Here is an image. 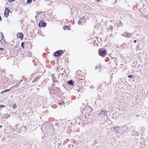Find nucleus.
<instances>
[{"instance_id": "nucleus-26", "label": "nucleus", "mask_w": 148, "mask_h": 148, "mask_svg": "<svg viewBox=\"0 0 148 148\" xmlns=\"http://www.w3.org/2000/svg\"><path fill=\"white\" fill-rule=\"evenodd\" d=\"M4 49L3 48H0V50H3Z\"/></svg>"}, {"instance_id": "nucleus-23", "label": "nucleus", "mask_w": 148, "mask_h": 148, "mask_svg": "<svg viewBox=\"0 0 148 148\" xmlns=\"http://www.w3.org/2000/svg\"><path fill=\"white\" fill-rule=\"evenodd\" d=\"M1 34H2V38H4V36H3V34H2V33H1Z\"/></svg>"}, {"instance_id": "nucleus-14", "label": "nucleus", "mask_w": 148, "mask_h": 148, "mask_svg": "<svg viewBox=\"0 0 148 148\" xmlns=\"http://www.w3.org/2000/svg\"><path fill=\"white\" fill-rule=\"evenodd\" d=\"M63 28L65 30H70V27L67 26H64L63 27Z\"/></svg>"}, {"instance_id": "nucleus-31", "label": "nucleus", "mask_w": 148, "mask_h": 148, "mask_svg": "<svg viewBox=\"0 0 148 148\" xmlns=\"http://www.w3.org/2000/svg\"><path fill=\"white\" fill-rule=\"evenodd\" d=\"M14 108H15V106H14Z\"/></svg>"}, {"instance_id": "nucleus-9", "label": "nucleus", "mask_w": 148, "mask_h": 148, "mask_svg": "<svg viewBox=\"0 0 148 148\" xmlns=\"http://www.w3.org/2000/svg\"><path fill=\"white\" fill-rule=\"evenodd\" d=\"M24 35L22 33H18L17 35V37L18 38H21V40H22L23 38Z\"/></svg>"}, {"instance_id": "nucleus-19", "label": "nucleus", "mask_w": 148, "mask_h": 148, "mask_svg": "<svg viewBox=\"0 0 148 148\" xmlns=\"http://www.w3.org/2000/svg\"><path fill=\"white\" fill-rule=\"evenodd\" d=\"M52 79H53V81L54 82H56V79H56V78L55 77H53L52 78Z\"/></svg>"}, {"instance_id": "nucleus-6", "label": "nucleus", "mask_w": 148, "mask_h": 148, "mask_svg": "<svg viewBox=\"0 0 148 148\" xmlns=\"http://www.w3.org/2000/svg\"><path fill=\"white\" fill-rule=\"evenodd\" d=\"M122 35L126 38H130L132 34L130 33H127V32H125L123 34H122Z\"/></svg>"}, {"instance_id": "nucleus-27", "label": "nucleus", "mask_w": 148, "mask_h": 148, "mask_svg": "<svg viewBox=\"0 0 148 148\" xmlns=\"http://www.w3.org/2000/svg\"><path fill=\"white\" fill-rule=\"evenodd\" d=\"M1 19H2V18H1V16H0V21L1 20Z\"/></svg>"}, {"instance_id": "nucleus-24", "label": "nucleus", "mask_w": 148, "mask_h": 148, "mask_svg": "<svg viewBox=\"0 0 148 148\" xmlns=\"http://www.w3.org/2000/svg\"><path fill=\"white\" fill-rule=\"evenodd\" d=\"M23 80L22 79H21L20 81V83H21V82H22L23 81Z\"/></svg>"}, {"instance_id": "nucleus-1", "label": "nucleus", "mask_w": 148, "mask_h": 148, "mask_svg": "<svg viewBox=\"0 0 148 148\" xmlns=\"http://www.w3.org/2000/svg\"><path fill=\"white\" fill-rule=\"evenodd\" d=\"M77 81L78 86L80 88V89H82V87L85 84L84 77H82V78H78Z\"/></svg>"}, {"instance_id": "nucleus-18", "label": "nucleus", "mask_w": 148, "mask_h": 148, "mask_svg": "<svg viewBox=\"0 0 148 148\" xmlns=\"http://www.w3.org/2000/svg\"><path fill=\"white\" fill-rule=\"evenodd\" d=\"M32 0H27V3L28 4L32 2Z\"/></svg>"}, {"instance_id": "nucleus-20", "label": "nucleus", "mask_w": 148, "mask_h": 148, "mask_svg": "<svg viewBox=\"0 0 148 148\" xmlns=\"http://www.w3.org/2000/svg\"><path fill=\"white\" fill-rule=\"evenodd\" d=\"M132 76V75H128L127 77L129 78H131Z\"/></svg>"}, {"instance_id": "nucleus-32", "label": "nucleus", "mask_w": 148, "mask_h": 148, "mask_svg": "<svg viewBox=\"0 0 148 148\" xmlns=\"http://www.w3.org/2000/svg\"><path fill=\"white\" fill-rule=\"evenodd\" d=\"M15 106H16V105L15 104Z\"/></svg>"}, {"instance_id": "nucleus-33", "label": "nucleus", "mask_w": 148, "mask_h": 148, "mask_svg": "<svg viewBox=\"0 0 148 148\" xmlns=\"http://www.w3.org/2000/svg\"><path fill=\"white\" fill-rule=\"evenodd\" d=\"M34 0V1H35V0Z\"/></svg>"}, {"instance_id": "nucleus-13", "label": "nucleus", "mask_w": 148, "mask_h": 148, "mask_svg": "<svg viewBox=\"0 0 148 148\" xmlns=\"http://www.w3.org/2000/svg\"><path fill=\"white\" fill-rule=\"evenodd\" d=\"M19 84H16L14 85L13 86L11 87L12 88V89L13 88L15 89L19 87Z\"/></svg>"}, {"instance_id": "nucleus-21", "label": "nucleus", "mask_w": 148, "mask_h": 148, "mask_svg": "<svg viewBox=\"0 0 148 148\" xmlns=\"http://www.w3.org/2000/svg\"><path fill=\"white\" fill-rule=\"evenodd\" d=\"M3 107H5V106L3 105H0V108H3Z\"/></svg>"}, {"instance_id": "nucleus-17", "label": "nucleus", "mask_w": 148, "mask_h": 148, "mask_svg": "<svg viewBox=\"0 0 148 148\" xmlns=\"http://www.w3.org/2000/svg\"><path fill=\"white\" fill-rule=\"evenodd\" d=\"M68 83L70 84H71L72 85H73V82H72V80H70L69 81H68Z\"/></svg>"}, {"instance_id": "nucleus-30", "label": "nucleus", "mask_w": 148, "mask_h": 148, "mask_svg": "<svg viewBox=\"0 0 148 148\" xmlns=\"http://www.w3.org/2000/svg\"><path fill=\"white\" fill-rule=\"evenodd\" d=\"M14 108H15V106H14Z\"/></svg>"}, {"instance_id": "nucleus-15", "label": "nucleus", "mask_w": 148, "mask_h": 148, "mask_svg": "<svg viewBox=\"0 0 148 148\" xmlns=\"http://www.w3.org/2000/svg\"><path fill=\"white\" fill-rule=\"evenodd\" d=\"M82 72L80 71H77L76 73V74L77 75L80 76V75L81 74Z\"/></svg>"}, {"instance_id": "nucleus-11", "label": "nucleus", "mask_w": 148, "mask_h": 148, "mask_svg": "<svg viewBox=\"0 0 148 148\" xmlns=\"http://www.w3.org/2000/svg\"><path fill=\"white\" fill-rule=\"evenodd\" d=\"M12 88L10 87L9 89H7L4 90L2 91L1 92V93L2 94L5 92H7L8 91H9L10 90L12 89Z\"/></svg>"}, {"instance_id": "nucleus-5", "label": "nucleus", "mask_w": 148, "mask_h": 148, "mask_svg": "<svg viewBox=\"0 0 148 148\" xmlns=\"http://www.w3.org/2000/svg\"><path fill=\"white\" fill-rule=\"evenodd\" d=\"M25 44V45L27 47V48H28V47L30 46L31 45V44L30 42H22L21 44V46L22 47L23 49L24 48V45Z\"/></svg>"}, {"instance_id": "nucleus-8", "label": "nucleus", "mask_w": 148, "mask_h": 148, "mask_svg": "<svg viewBox=\"0 0 148 148\" xmlns=\"http://www.w3.org/2000/svg\"><path fill=\"white\" fill-rule=\"evenodd\" d=\"M10 12V11L9 10L8 7H6L4 13V15L6 17H8L9 15V13Z\"/></svg>"}, {"instance_id": "nucleus-16", "label": "nucleus", "mask_w": 148, "mask_h": 148, "mask_svg": "<svg viewBox=\"0 0 148 148\" xmlns=\"http://www.w3.org/2000/svg\"><path fill=\"white\" fill-rule=\"evenodd\" d=\"M119 127L118 126H116L114 127L113 128L114 130V131H116L117 130H119Z\"/></svg>"}, {"instance_id": "nucleus-29", "label": "nucleus", "mask_w": 148, "mask_h": 148, "mask_svg": "<svg viewBox=\"0 0 148 148\" xmlns=\"http://www.w3.org/2000/svg\"><path fill=\"white\" fill-rule=\"evenodd\" d=\"M2 127V126H1H1H0V127Z\"/></svg>"}, {"instance_id": "nucleus-7", "label": "nucleus", "mask_w": 148, "mask_h": 148, "mask_svg": "<svg viewBox=\"0 0 148 148\" xmlns=\"http://www.w3.org/2000/svg\"><path fill=\"white\" fill-rule=\"evenodd\" d=\"M47 23L44 22L43 21H41L39 23L38 25L40 27H45L46 26Z\"/></svg>"}, {"instance_id": "nucleus-4", "label": "nucleus", "mask_w": 148, "mask_h": 148, "mask_svg": "<svg viewBox=\"0 0 148 148\" xmlns=\"http://www.w3.org/2000/svg\"><path fill=\"white\" fill-rule=\"evenodd\" d=\"M42 18V15L41 13H38L36 16L35 18L37 21L41 19Z\"/></svg>"}, {"instance_id": "nucleus-2", "label": "nucleus", "mask_w": 148, "mask_h": 148, "mask_svg": "<svg viewBox=\"0 0 148 148\" xmlns=\"http://www.w3.org/2000/svg\"><path fill=\"white\" fill-rule=\"evenodd\" d=\"M106 51L103 48L99 49L98 50L99 55L102 57L106 56Z\"/></svg>"}, {"instance_id": "nucleus-10", "label": "nucleus", "mask_w": 148, "mask_h": 148, "mask_svg": "<svg viewBox=\"0 0 148 148\" xmlns=\"http://www.w3.org/2000/svg\"><path fill=\"white\" fill-rule=\"evenodd\" d=\"M40 75H38L34 79H33L32 81V83L35 82H37L38 81L39 79H40Z\"/></svg>"}, {"instance_id": "nucleus-22", "label": "nucleus", "mask_w": 148, "mask_h": 148, "mask_svg": "<svg viewBox=\"0 0 148 148\" xmlns=\"http://www.w3.org/2000/svg\"><path fill=\"white\" fill-rule=\"evenodd\" d=\"M15 0H8V1L10 2H13Z\"/></svg>"}, {"instance_id": "nucleus-12", "label": "nucleus", "mask_w": 148, "mask_h": 148, "mask_svg": "<svg viewBox=\"0 0 148 148\" xmlns=\"http://www.w3.org/2000/svg\"><path fill=\"white\" fill-rule=\"evenodd\" d=\"M84 20V19L82 18H81L79 19V21L78 22V23L79 25H81L82 21Z\"/></svg>"}, {"instance_id": "nucleus-3", "label": "nucleus", "mask_w": 148, "mask_h": 148, "mask_svg": "<svg viewBox=\"0 0 148 148\" xmlns=\"http://www.w3.org/2000/svg\"><path fill=\"white\" fill-rule=\"evenodd\" d=\"M64 51L62 50H59L53 53L54 55L56 57H59L63 54Z\"/></svg>"}, {"instance_id": "nucleus-28", "label": "nucleus", "mask_w": 148, "mask_h": 148, "mask_svg": "<svg viewBox=\"0 0 148 148\" xmlns=\"http://www.w3.org/2000/svg\"><path fill=\"white\" fill-rule=\"evenodd\" d=\"M97 1L98 2H99L100 1L99 0H97Z\"/></svg>"}, {"instance_id": "nucleus-25", "label": "nucleus", "mask_w": 148, "mask_h": 148, "mask_svg": "<svg viewBox=\"0 0 148 148\" xmlns=\"http://www.w3.org/2000/svg\"><path fill=\"white\" fill-rule=\"evenodd\" d=\"M136 40H134V43H136Z\"/></svg>"}]
</instances>
